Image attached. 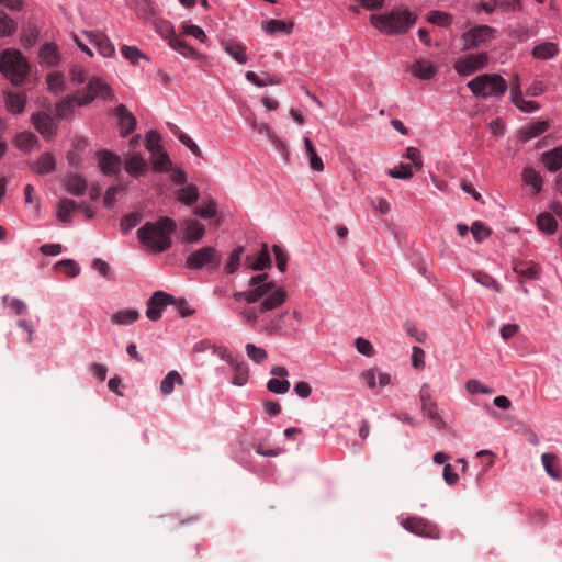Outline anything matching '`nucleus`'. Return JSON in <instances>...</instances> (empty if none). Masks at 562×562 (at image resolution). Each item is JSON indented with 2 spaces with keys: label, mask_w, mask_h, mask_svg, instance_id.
<instances>
[{
  "label": "nucleus",
  "mask_w": 562,
  "mask_h": 562,
  "mask_svg": "<svg viewBox=\"0 0 562 562\" xmlns=\"http://www.w3.org/2000/svg\"><path fill=\"white\" fill-rule=\"evenodd\" d=\"M177 223L168 216H161L156 222H146L137 229L138 240L154 252H164L172 246V234Z\"/></svg>",
  "instance_id": "nucleus-1"
},
{
  "label": "nucleus",
  "mask_w": 562,
  "mask_h": 562,
  "mask_svg": "<svg viewBox=\"0 0 562 562\" xmlns=\"http://www.w3.org/2000/svg\"><path fill=\"white\" fill-rule=\"evenodd\" d=\"M370 20L381 33L401 35L415 25L417 16L408 9H393L386 13L373 14Z\"/></svg>",
  "instance_id": "nucleus-2"
},
{
  "label": "nucleus",
  "mask_w": 562,
  "mask_h": 562,
  "mask_svg": "<svg viewBox=\"0 0 562 562\" xmlns=\"http://www.w3.org/2000/svg\"><path fill=\"white\" fill-rule=\"evenodd\" d=\"M31 66L26 57L18 49L7 48L0 54V72L15 87L27 80Z\"/></svg>",
  "instance_id": "nucleus-3"
},
{
  "label": "nucleus",
  "mask_w": 562,
  "mask_h": 562,
  "mask_svg": "<svg viewBox=\"0 0 562 562\" xmlns=\"http://www.w3.org/2000/svg\"><path fill=\"white\" fill-rule=\"evenodd\" d=\"M286 299L288 292L282 286H277L259 301V305L245 307L239 315L246 325L254 327L268 312L282 306Z\"/></svg>",
  "instance_id": "nucleus-4"
},
{
  "label": "nucleus",
  "mask_w": 562,
  "mask_h": 562,
  "mask_svg": "<svg viewBox=\"0 0 562 562\" xmlns=\"http://www.w3.org/2000/svg\"><path fill=\"white\" fill-rule=\"evenodd\" d=\"M472 93L480 98L501 97L507 90L505 79L497 74H484L467 83Z\"/></svg>",
  "instance_id": "nucleus-5"
},
{
  "label": "nucleus",
  "mask_w": 562,
  "mask_h": 562,
  "mask_svg": "<svg viewBox=\"0 0 562 562\" xmlns=\"http://www.w3.org/2000/svg\"><path fill=\"white\" fill-rule=\"evenodd\" d=\"M268 278L267 273L251 277L248 281V290L234 292L233 297L237 302L245 300L248 304L258 303L266 294H269V291L278 286Z\"/></svg>",
  "instance_id": "nucleus-6"
},
{
  "label": "nucleus",
  "mask_w": 562,
  "mask_h": 562,
  "mask_svg": "<svg viewBox=\"0 0 562 562\" xmlns=\"http://www.w3.org/2000/svg\"><path fill=\"white\" fill-rule=\"evenodd\" d=\"M155 30L166 40L172 49L181 54L186 58L198 59L200 54L182 41L173 30L172 24L166 20H155L154 21Z\"/></svg>",
  "instance_id": "nucleus-7"
},
{
  "label": "nucleus",
  "mask_w": 562,
  "mask_h": 562,
  "mask_svg": "<svg viewBox=\"0 0 562 562\" xmlns=\"http://www.w3.org/2000/svg\"><path fill=\"white\" fill-rule=\"evenodd\" d=\"M221 260V254L216 248L205 246L195 249L186 258V267L190 270H200L203 268L215 270L220 267Z\"/></svg>",
  "instance_id": "nucleus-8"
},
{
  "label": "nucleus",
  "mask_w": 562,
  "mask_h": 562,
  "mask_svg": "<svg viewBox=\"0 0 562 562\" xmlns=\"http://www.w3.org/2000/svg\"><path fill=\"white\" fill-rule=\"evenodd\" d=\"M78 105H86L97 97L104 100H113L114 94L111 87L99 78H91L87 87L77 92Z\"/></svg>",
  "instance_id": "nucleus-9"
},
{
  "label": "nucleus",
  "mask_w": 562,
  "mask_h": 562,
  "mask_svg": "<svg viewBox=\"0 0 562 562\" xmlns=\"http://www.w3.org/2000/svg\"><path fill=\"white\" fill-rule=\"evenodd\" d=\"M401 525L405 530L418 537L435 540L440 538L438 526L423 517H407L402 520Z\"/></svg>",
  "instance_id": "nucleus-10"
},
{
  "label": "nucleus",
  "mask_w": 562,
  "mask_h": 562,
  "mask_svg": "<svg viewBox=\"0 0 562 562\" xmlns=\"http://www.w3.org/2000/svg\"><path fill=\"white\" fill-rule=\"evenodd\" d=\"M496 30L488 25L482 24L472 27L461 35L463 42V50L476 48L483 43L491 41L494 37Z\"/></svg>",
  "instance_id": "nucleus-11"
},
{
  "label": "nucleus",
  "mask_w": 562,
  "mask_h": 562,
  "mask_svg": "<svg viewBox=\"0 0 562 562\" xmlns=\"http://www.w3.org/2000/svg\"><path fill=\"white\" fill-rule=\"evenodd\" d=\"M487 63L488 55L486 53L469 54L456 61L454 70L460 76L467 77L485 68Z\"/></svg>",
  "instance_id": "nucleus-12"
},
{
  "label": "nucleus",
  "mask_w": 562,
  "mask_h": 562,
  "mask_svg": "<svg viewBox=\"0 0 562 562\" xmlns=\"http://www.w3.org/2000/svg\"><path fill=\"white\" fill-rule=\"evenodd\" d=\"M176 299L162 291H156L147 301L146 316L148 319L156 322L161 317L164 307L171 305Z\"/></svg>",
  "instance_id": "nucleus-13"
},
{
  "label": "nucleus",
  "mask_w": 562,
  "mask_h": 562,
  "mask_svg": "<svg viewBox=\"0 0 562 562\" xmlns=\"http://www.w3.org/2000/svg\"><path fill=\"white\" fill-rule=\"evenodd\" d=\"M289 311H283L281 313L272 314L268 312L261 318V329L263 333L270 336L274 335H284V323L285 318L289 316Z\"/></svg>",
  "instance_id": "nucleus-14"
},
{
  "label": "nucleus",
  "mask_w": 562,
  "mask_h": 562,
  "mask_svg": "<svg viewBox=\"0 0 562 562\" xmlns=\"http://www.w3.org/2000/svg\"><path fill=\"white\" fill-rule=\"evenodd\" d=\"M83 35L89 42L94 45L100 55L103 57H112L115 53V47L111 40L102 32L85 31Z\"/></svg>",
  "instance_id": "nucleus-15"
},
{
  "label": "nucleus",
  "mask_w": 562,
  "mask_h": 562,
  "mask_svg": "<svg viewBox=\"0 0 562 562\" xmlns=\"http://www.w3.org/2000/svg\"><path fill=\"white\" fill-rule=\"evenodd\" d=\"M183 240L188 244L200 241L205 235V226L196 220L186 218L181 222Z\"/></svg>",
  "instance_id": "nucleus-16"
},
{
  "label": "nucleus",
  "mask_w": 562,
  "mask_h": 562,
  "mask_svg": "<svg viewBox=\"0 0 562 562\" xmlns=\"http://www.w3.org/2000/svg\"><path fill=\"white\" fill-rule=\"evenodd\" d=\"M36 131L45 138L50 139L56 134V124L50 115L40 112L32 115Z\"/></svg>",
  "instance_id": "nucleus-17"
},
{
  "label": "nucleus",
  "mask_w": 562,
  "mask_h": 562,
  "mask_svg": "<svg viewBox=\"0 0 562 562\" xmlns=\"http://www.w3.org/2000/svg\"><path fill=\"white\" fill-rule=\"evenodd\" d=\"M114 114L119 120L120 134L122 137L127 136L136 128L135 116L126 109L124 104H119L114 109Z\"/></svg>",
  "instance_id": "nucleus-18"
},
{
  "label": "nucleus",
  "mask_w": 562,
  "mask_h": 562,
  "mask_svg": "<svg viewBox=\"0 0 562 562\" xmlns=\"http://www.w3.org/2000/svg\"><path fill=\"white\" fill-rule=\"evenodd\" d=\"M99 166L105 175H116L121 170V158L108 150H102L98 154Z\"/></svg>",
  "instance_id": "nucleus-19"
},
{
  "label": "nucleus",
  "mask_w": 562,
  "mask_h": 562,
  "mask_svg": "<svg viewBox=\"0 0 562 562\" xmlns=\"http://www.w3.org/2000/svg\"><path fill=\"white\" fill-rule=\"evenodd\" d=\"M5 109L12 114H21L26 104V94L24 92H16L13 90L4 91L3 93Z\"/></svg>",
  "instance_id": "nucleus-20"
},
{
  "label": "nucleus",
  "mask_w": 562,
  "mask_h": 562,
  "mask_svg": "<svg viewBox=\"0 0 562 562\" xmlns=\"http://www.w3.org/2000/svg\"><path fill=\"white\" fill-rule=\"evenodd\" d=\"M223 49L236 60V63L244 65L248 61L247 47L239 41L225 40L222 41Z\"/></svg>",
  "instance_id": "nucleus-21"
},
{
  "label": "nucleus",
  "mask_w": 562,
  "mask_h": 562,
  "mask_svg": "<svg viewBox=\"0 0 562 562\" xmlns=\"http://www.w3.org/2000/svg\"><path fill=\"white\" fill-rule=\"evenodd\" d=\"M408 70L417 78L422 80L431 79L438 71L436 65L426 59H417L413 63Z\"/></svg>",
  "instance_id": "nucleus-22"
},
{
  "label": "nucleus",
  "mask_w": 562,
  "mask_h": 562,
  "mask_svg": "<svg viewBox=\"0 0 562 562\" xmlns=\"http://www.w3.org/2000/svg\"><path fill=\"white\" fill-rule=\"evenodd\" d=\"M550 124L548 121H537L530 124L525 125L518 132V138L521 142H528L542 133H544L549 128Z\"/></svg>",
  "instance_id": "nucleus-23"
},
{
  "label": "nucleus",
  "mask_w": 562,
  "mask_h": 562,
  "mask_svg": "<svg viewBox=\"0 0 562 562\" xmlns=\"http://www.w3.org/2000/svg\"><path fill=\"white\" fill-rule=\"evenodd\" d=\"M38 57L41 64L46 67H55L60 61L58 47L54 43H45L40 49Z\"/></svg>",
  "instance_id": "nucleus-24"
},
{
  "label": "nucleus",
  "mask_w": 562,
  "mask_h": 562,
  "mask_svg": "<svg viewBox=\"0 0 562 562\" xmlns=\"http://www.w3.org/2000/svg\"><path fill=\"white\" fill-rule=\"evenodd\" d=\"M223 359H225L234 369V376L232 379V383L237 386H243L247 383L248 380V367L245 362H237L235 359H233L232 356H223Z\"/></svg>",
  "instance_id": "nucleus-25"
},
{
  "label": "nucleus",
  "mask_w": 562,
  "mask_h": 562,
  "mask_svg": "<svg viewBox=\"0 0 562 562\" xmlns=\"http://www.w3.org/2000/svg\"><path fill=\"white\" fill-rule=\"evenodd\" d=\"M541 161L549 171H558L562 167V146L542 153Z\"/></svg>",
  "instance_id": "nucleus-26"
},
{
  "label": "nucleus",
  "mask_w": 562,
  "mask_h": 562,
  "mask_svg": "<svg viewBox=\"0 0 562 562\" xmlns=\"http://www.w3.org/2000/svg\"><path fill=\"white\" fill-rule=\"evenodd\" d=\"M125 170L132 177L137 178L148 170V165L140 155L133 154L125 159Z\"/></svg>",
  "instance_id": "nucleus-27"
},
{
  "label": "nucleus",
  "mask_w": 562,
  "mask_h": 562,
  "mask_svg": "<svg viewBox=\"0 0 562 562\" xmlns=\"http://www.w3.org/2000/svg\"><path fill=\"white\" fill-rule=\"evenodd\" d=\"M81 204H78L71 199H60L57 206V218L63 223H69L71 221V214L79 210Z\"/></svg>",
  "instance_id": "nucleus-28"
},
{
  "label": "nucleus",
  "mask_w": 562,
  "mask_h": 562,
  "mask_svg": "<svg viewBox=\"0 0 562 562\" xmlns=\"http://www.w3.org/2000/svg\"><path fill=\"white\" fill-rule=\"evenodd\" d=\"M65 187L67 192L72 195L79 196L82 195L88 187V183L85 178L77 173H70L65 179Z\"/></svg>",
  "instance_id": "nucleus-29"
},
{
  "label": "nucleus",
  "mask_w": 562,
  "mask_h": 562,
  "mask_svg": "<svg viewBox=\"0 0 562 562\" xmlns=\"http://www.w3.org/2000/svg\"><path fill=\"white\" fill-rule=\"evenodd\" d=\"M513 269L518 276L528 279H538L540 274V267L532 261L517 260Z\"/></svg>",
  "instance_id": "nucleus-30"
},
{
  "label": "nucleus",
  "mask_w": 562,
  "mask_h": 562,
  "mask_svg": "<svg viewBox=\"0 0 562 562\" xmlns=\"http://www.w3.org/2000/svg\"><path fill=\"white\" fill-rule=\"evenodd\" d=\"M536 59L547 60L555 57L559 54V47L553 42H543L536 45L531 52Z\"/></svg>",
  "instance_id": "nucleus-31"
},
{
  "label": "nucleus",
  "mask_w": 562,
  "mask_h": 562,
  "mask_svg": "<svg viewBox=\"0 0 562 562\" xmlns=\"http://www.w3.org/2000/svg\"><path fill=\"white\" fill-rule=\"evenodd\" d=\"M293 25V22H285L274 19L261 22L262 30H265L270 35L278 33L290 34L292 32Z\"/></svg>",
  "instance_id": "nucleus-32"
},
{
  "label": "nucleus",
  "mask_w": 562,
  "mask_h": 562,
  "mask_svg": "<svg viewBox=\"0 0 562 562\" xmlns=\"http://www.w3.org/2000/svg\"><path fill=\"white\" fill-rule=\"evenodd\" d=\"M304 146L306 154L308 156L310 168L313 169L314 171H323L324 162L322 158L317 155L316 149L308 137H304Z\"/></svg>",
  "instance_id": "nucleus-33"
},
{
  "label": "nucleus",
  "mask_w": 562,
  "mask_h": 562,
  "mask_svg": "<svg viewBox=\"0 0 562 562\" xmlns=\"http://www.w3.org/2000/svg\"><path fill=\"white\" fill-rule=\"evenodd\" d=\"M199 199V190L195 184H188L177 191V200L186 205L194 204Z\"/></svg>",
  "instance_id": "nucleus-34"
},
{
  "label": "nucleus",
  "mask_w": 562,
  "mask_h": 562,
  "mask_svg": "<svg viewBox=\"0 0 562 562\" xmlns=\"http://www.w3.org/2000/svg\"><path fill=\"white\" fill-rule=\"evenodd\" d=\"M473 279L481 285L495 291L496 293H501L503 288L502 285L490 274L486 272L476 270L472 272Z\"/></svg>",
  "instance_id": "nucleus-35"
},
{
  "label": "nucleus",
  "mask_w": 562,
  "mask_h": 562,
  "mask_svg": "<svg viewBox=\"0 0 562 562\" xmlns=\"http://www.w3.org/2000/svg\"><path fill=\"white\" fill-rule=\"evenodd\" d=\"M522 180L527 186H530L533 190V194L541 191L542 177L533 168H525L522 171Z\"/></svg>",
  "instance_id": "nucleus-36"
},
{
  "label": "nucleus",
  "mask_w": 562,
  "mask_h": 562,
  "mask_svg": "<svg viewBox=\"0 0 562 562\" xmlns=\"http://www.w3.org/2000/svg\"><path fill=\"white\" fill-rule=\"evenodd\" d=\"M245 77L248 81H250L251 83L258 86V87H265V86H268V85H279L281 83V79L276 77V76H272V75H269L267 72H263V76L262 77H259L255 71H247L245 74Z\"/></svg>",
  "instance_id": "nucleus-37"
},
{
  "label": "nucleus",
  "mask_w": 562,
  "mask_h": 562,
  "mask_svg": "<svg viewBox=\"0 0 562 562\" xmlns=\"http://www.w3.org/2000/svg\"><path fill=\"white\" fill-rule=\"evenodd\" d=\"M139 318V313L136 310H122L111 316V321L115 325H128Z\"/></svg>",
  "instance_id": "nucleus-38"
},
{
  "label": "nucleus",
  "mask_w": 562,
  "mask_h": 562,
  "mask_svg": "<svg viewBox=\"0 0 562 562\" xmlns=\"http://www.w3.org/2000/svg\"><path fill=\"white\" fill-rule=\"evenodd\" d=\"M175 383L182 385L184 382H183V379L181 378V375L177 371L173 370V371L168 372L167 375L161 380L160 392L164 395L171 394L173 391V387H175Z\"/></svg>",
  "instance_id": "nucleus-39"
},
{
  "label": "nucleus",
  "mask_w": 562,
  "mask_h": 562,
  "mask_svg": "<svg viewBox=\"0 0 562 562\" xmlns=\"http://www.w3.org/2000/svg\"><path fill=\"white\" fill-rule=\"evenodd\" d=\"M541 461L547 474L553 480H561V474L557 468L558 458L554 453H543Z\"/></svg>",
  "instance_id": "nucleus-40"
},
{
  "label": "nucleus",
  "mask_w": 562,
  "mask_h": 562,
  "mask_svg": "<svg viewBox=\"0 0 562 562\" xmlns=\"http://www.w3.org/2000/svg\"><path fill=\"white\" fill-rule=\"evenodd\" d=\"M537 226L546 234H553L557 231L558 223L552 214L544 212L537 217Z\"/></svg>",
  "instance_id": "nucleus-41"
},
{
  "label": "nucleus",
  "mask_w": 562,
  "mask_h": 562,
  "mask_svg": "<svg viewBox=\"0 0 562 562\" xmlns=\"http://www.w3.org/2000/svg\"><path fill=\"white\" fill-rule=\"evenodd\" d=\"M48 90L54 94H59L65 91L66 83L64 76L60 72H50L46 77Z\"/></svg>",
  "instance_id": "nucleus-42"
},
{
  "label": "nucleus",
  "mask_w": 562,
  "mask_h": 562,
  "mask_svg": "<svg viewBox=\"0 0 562 562\" xmlns=\"http://www.w3.org/2000/svg\"><path fill=\"white\" fill-rule=\"evenodd\" d=\"M271 266V258L268 250L267 244H262V248L258 254L254 262L250 263V268L255 271H262Z\"/></svg>",
  "instance_id": "nucleus-43"
},
{
  "label": "nucleus",
  "mask_w": 562,
  "mask_h": 562,
  "mask_svg": "<svg viewBox=\"0 0 562 562\" xmlns=\"http://www.w3.org/2000/svg\"><path fill=\"white\" fill-rule=\"evenodd\" d=\"M75 101L78 103V95L67 97L59 101L55 106L56 116L65 119L72 113Z\"/></svg>",
  "instance_id": "nucleus-44"
},
{
  "label": "nucleus",
  "mask_w": 562,
  "mask_h": 562,
  "mask_svg": "<svg viewBox=\"0 0 562 562\" xmlns=\"http://www.w3.org/2000/svg\"><path fill=\"white\" fill-rule=\"evenodd\" d=\"M423 414L434 424L437 428L443 427V422L437 411V405L435 402H430L424 405H420Z\"/></svg>",
  "instance_id": "nucleus-45"
},
{
  "label": "nucleus",
  "mask_w": 562,
  "mask_h": 562,
  "mask_svg": "<svg viewBox=\"0 0 562 562\" xmlns=\"http://www.w3.org/2000/svg\"><path fill=\"white\" fill-rule=\"evenodd\" d=\"M153 168L156 171H169L171 169V160L167 153L160 150L151 155Z\"/></svg>",
  "instance_id": "nucleus-46"
},
{
  "label": "nucleus",
  "mask_w": 562,
  "mask_h": 562,
  "mask_svg": "<svg viewBox=\"0 0 562 562\" xmlns=\"http://www.w3.org/2000/svg\"><path fill=\"white\" fill-rule=\"evenodd\" d=\"M452 15L442 11H430L427 13V21L441 27H447L452 23Z\"/></svg>",
  "instance_id": "nucleus-47"
},
{
  "label": "nucleus",
  "mask_w": 562,
  "mask_h": 562,
  "mask_svg": "<svg viewBox=\"0 0 562 562\" xmlns=\"http://www.w3.org/2000/svg\"><path fill=\"white\" fill-rule=\"evenodd\" d=\"M35 169L38 173L45 175L55 169V158L52 154H43L36 161Z\"/></svg>",
  "instance_id": "nucleus-48"
},
{
  "label": "nucleus",
  "mask_w": 562,
  "mask_h": 562,
  "mask_svg": "<svg viewBox=\"0 0 562 562\" xmlns=\"http://www.w3.org/2000/svg\"><path fill=\"white\" fill-rule=\"evenodd\" d=\"M243 252H244V247L243 246H239V247L235 248L231 252V255L228 257V260H227V263L225 265V268H224L225 272L227 274L235 273L238 270Z\"/></svg>",
  "instance_id": "nucleus-49"
},
{
  "label": "nucleus",
  "mask_w": 562,
  "mask_h": 562,
  "mask_svg": "<svg viewBox=\"0 0 562 562\" xmlns=\"http://www.w3.org/2000/svg\"><path fill=\"white\" fill-rule=\"evenodd\" d=\"M134 10L137 16L143 20H149L155 14L150 0H135Z\"/></svg>",
  "instance_id": "nucleus-50"
},
{
  "label": "nucleus",
  "mask_w": 562,
  "mask_h": 562,
  "mask_svg": "<svg viewBox=\"0 0 562 562\" xmlns=\"http://www.w3.org/2000/svg\"><path fill=\"white\" fill-rule=\"evenodd\" d=\"M16 31V23L0 9V36H10Z\"/></svg>",
  "instance_id": "nucleus-51"
},
{
  "label": "nucleus",
  "mask_w": 562,
  "mask_h": 562,
  "mask_svg": "<svg viewBox=\"0 0 562 562\" xmlns=\"http://www.w3.org/2000/svg\"><path fill=\"white\" fill-rule=\"evenodd\" d=\"M37 143V137L31 132H22L15 137V145L22 150H30Z\"/></svg>",
  "instance_id": "nucleus-52"
},
{
  "label": "nucleus",
  "mask_w": 562,
  "mask_h": 562,
  "mask_svg": "<svg viewBox=\"0 0 562 562\" xmlns=\"http://www.w3.org/2000/svg\"><path fill=\"white\" fill-rule=\"evenodd\" d=\"M55 268L69 277H77L80 273L79 265L72 259H64L55 265Z\"/></svg>",
  "instance_id": "nucleus-53"
},
{
  "label": "nucleus",
  "mask_w": 562,
  "mask_h": 562,
  "mask_svg": "<svg viewBox=\"0 0 562 562\" xmlns=\"http://www.w3.org/2000/svg\"><path fill=\"white\" fill-rule=\"evenodd\" d=\"M121 54L133 65H137L139 59H146V56L136 46L123 45L121 47Z\"/></svg>",
  "instance_id": "nucleus-54"
},
{
  "label": "nucleus",
  "mask_w": 562,
  "mask_h": 562,
  "mask_svg": "<svg viewBox=\"0 0 562 562\" xmlns=\"http://www.w3.org/2000/svg\"><path fill=\"white\" fill-rule=\"evenodd\" d=\"M246 353L256 363H262L267 358L268 353L263 348L257 347L254 344H247L245 346Z\"/></svg>",
  "instance_id": "nucleus-55"
},
{
  "label": "nucleus",
  "mask_w": 562,
  "mask_h": 562,
  "mask_svg": "<svg viewBox=\"0 0 562 562\" xmlns=\"http://www.w3.org/2000/svg\"><path fill=\"white\" fill-rule=\"evenodd\" d=\"M387 175L395 179L407 180L411 179L414 173L409 164H400L398 167L390 169Z\"/></svg>",
  "instance_id": "nucleus-56"
},
{
  "label": "nucleus",
  "mask_w": 562,
  "mask_h": 562,
  "mask_svg": "<svg viewBox=\"0 0 562 562\" xmlns=\"http://www.w3.org/2000/svg\"><path fill=\"white\" fill-rule=\"evenodd\" d=\"M217 213V205L215 201L210 200L209 202L201 204L194 209V214L203 217L211 218L214 217Z\"/></svg>",
  "instance_id": "nucleus-57"
},
{
  "label": "nucleus",
  "mask_w": 562,
  "mask_h": 562,
  "mask_svg": "<svg viewBox=\"0 0 562 562\" xmlns=\"http://www.w3.org/2000/svg\"><path fill=\"white\" fill-rule=\"evenodd\" d=\"M145 143L147 150L150 151L151 155L162 150L160 135L156 131H149L146 134Z\"/></svg>",
  "instance_id": "nucleus-58"
},
{
  "label": "nucleus",
  "mask_w": 562,
  "mask_h": 562,
  "mask_svg": "<svg viewBox=\"0 0 562 562\" xmlns=\"http://www.w3.org/2000/svg\"><path fill=\"white\" fill-rule=\"evenodd\" d=\"M267 389L276 394H284L290 389V382L285 379L279 380L273 378L268 381Z\"/></svg>",
  "instance_id": "nucleus-59"
},
{
  "label": "nucleus",
  "mask_w": 562,
  "mask_h": 562,
  "mask_svg": "<svg viewBox=\"0 0 562 562\" xmlns=\"http://www.w3.org/2000/svg\"><path fill=\"white\" fill-rule=\"evenodd\" d=\"M471 233L477 243L483 241L491 235V229L483 225L480 221H475L471 226Z\"/></svg>",
  "instance_id": "nucleus-60"
},
{
  "label": "nucleus",
  "mask_w": 562,
  "mask_h": 562,
  "mask_svg": "<svg viewBox=\"0 0 562 562\" xmlns=\"http://www.w3.org/2000/svg\"><path fill=\"white\" fill-rule=\"evenodd\" d=\"M272 251L274 254L278 270L282 273L285 272L289 259L288 254L278 245L272 246Z\"/></svg>",
  "instance_id": "nucleus-61"
},
{
  "label": "nucleus",
  "mask_w": 562,
  "mask_h": 562,
  "mask_svg": "<svg viewBox=\"0 0 562 562\" xmlns=\"http://www.w3.org/2000/svg\"><path fill=\"white\" fill-rule=\"evenodd\" d=\"M140 220H142V216L138 213H131V214L124 215L121 218V223H120L121 229L124 233H127L128 231L134 228L140 222Z\"/></svg>",
  "instance_id": "nucleus-62"
},
{
  "label": "nucleus",
  "mask_w": 562,
  "mask_h": 562,
  "mask_svg": "<svg viewBox=\"0 0 562 562\" xmlns=\"http://www.w3.org/2000/svg\"><path fill=\"white\" fill-rule=\"evenodd\" d=\"M355 347L357 351L363 356L372 357L374 355V348L372 344L362 337H358L355 340Z\"/></svg>",
  "instance_id": "nucleus-63"
},
{
  "label": "nucleus",
  "mask_w": 562,
  "mask_h": 562,
  "mask_svg": "<svg viewBox=\"0 0 562 562\" xmlns=\"http://www.w3.org/2000/svg\"><path fill=\"white\" fill-rule=\"evenodd\" d=\"M182 33L186 34V35H191V36L195 37L196 40H199L202 43L205 42V40H206V34L198 25L183 24L182 25Z\"/></svg>",
  "instance_id": "nucleus-64"
}]
</instances>
